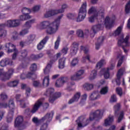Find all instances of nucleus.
<instances>
[{
    "mask_svg": "<svg viewBox=\"0 0 130 130\" xmlns=\"http://www.w3.org/2000/svg\"><path fill=\"white\" fill-rule=\"evenodd\" d=\"M123 119V112H121L118 117L117 122H120Z\"/></svg>",
    "mask_w": 130,
    "mask_h": 130,
    "instance_id": "52",
    "label": "nucleus"
},
{
    "mask_svg": "<svg viewBox=\"0 0 130 130\" xmlns=\"http://www.w3.org/2000/svg\"><path fill=\"white\" fill-rule=\"evenodd\" d=\"M0 99L2 100H7L8 99V95L6 93H2L0 94Z\"/></svg>",
    "mask_w": 130,
    "mask_h": 130,
    "instance_id": "51",
    "label": "nucleus"
},
{
    "mask_svg": "<svg viewBox=\"0 0 130 130\" xmlns=\"http://www.w3.org/2000/svg\"><path fill=\"white\" fill-rule=\"evenodd\" d=\"M29 33V29L24 27V29L21 30L19 32L20 36H25L26 34H28Z\"/></svg>",
    "mask_w": 130,
    "mask_h": 130,
    "instance_id": "36",
    "label": "nucleus"
},
{
    "mask_svg": "<svg viewBox=\"0 0 130 130\" xmlns=\"http://www.w3.org/2000/svg\"><path fill=\"white\" fill-rule=\"evenodd\" d=\"M66 9H68V5L66 4H63L61 6V9L57 10L58 14H61L62 13H63Z\"/></svg>",
    "mask_w": 130,
    "mask_h": 130,
    "instance_id": "35",
    "label": "nucleus"
},
{
    "mask_svg": "<svg viewBox=\"0 0 130 130\" xmlns=\"http://www.w3.org/2000/svg\"><path fill=\"white\" fill-rule=\"evenodd\" d=\"M19 84V81L17 80H14L13 81H10L7 83L9 87H16Z\"/></svg>",
    "mask_w": 130,
    "mask_h": 130,
    "instance_id": "32",
    "label": "nucleus"
},
{
    "mask_svg": "<svg viewBox=\"0 0 130 130\" xmlns=\"http://www.w3.org/2000/svg\"><path fill=\"white\" fill-rule=\"evenodd\" d=\"M61 96L60 92H56L53 95L52 98H49V101L50 103H53L55 100H56L57 98H59Z\"/></svg>",
    "mask_w": 130,
    "mask_h": 130,
    "instance_id": "23",
    "label": "nucleus"
},
{
    "mask_svg": "<svg viewBox=\"0 0 130 130\" xmlns=\"http://www.w3.org/2000/svg\"><path fill=\"white\" fill-rule=\"evenodd\" d=\"M110 66L107 68H104L100 71L101 75H103L105 79H108L110 77V70H112L115 67V61L111 59L110 61Z\"/></svg>",
    "mask_w": 130,
    "mask_h": 130,
    "instance_id": "8",
    "label": "nucleus"
},
{
    "mask_svg": "<svg viewBox=\"0 0 130 130\" xmlns=\"http://www.w3.org/2000/svg\"><path fill=\"white\" fill-rule=\"evenodd\" d=\"M118 58H120V59L118 62L117 67H120L122 63V59H123V57H124V56H122L121 54H119L118 55Z\"/></svg>",
    "mask_w": 130,
    "mask_h": 130,
    "instance_id": "41",
    "label": "nucleus"
},
{
    "mask_svg": "<svg viewBox=\"0 0 130 130\" xmlns=\"http://www.w3.org/2000/svg\"><path fill=\"white\" fill-rule=\"evenodd\" d=\"M9 108V111L7 115L6 120L8 122H12L13 121V117L14 116V112H15V103H14V100L11 99L9 100V105L6 103L3 104H0V108Z\"/></svg>",
    "mask_w": 130,
    "mask_h": 130,
    "instance_id": "6",
    "label": "nucleus"
},
{
    "mask_svg": "<svg viewBox=\"0 0 130 130\" xmlns=\"http://www.w3.org/2000/svg\"><path fill=\"white\" fill-rule=\"evenodd\" d=\"M32 86L36 88H37V87H39V86H40V82H39L38 81H34L32 82Z\"/></svg>",
    "mask_w": 130,
    "mask_h": 130,
    "instance_id": "61",
    "label": "nucleus"
},
{
    "mask_svg": "<svg viewBox=\"0 0 130 130\" xmlns=\"http://www.w3.org/2000/svg\"><path fill=\"white\" fill-rule=\"evenodd\" d=\"M81 50H83L84 52V55L82 57L83 62H86V60H88L90 61V54H89V49L84 47V46H81L80 47Z\"/></svg>",
    "mask_w": 130,
    "mask_h": 130,
    "instance_id": "11",
    "label": "nucleus"
},
{
    "mask_svg": "<svg viewBox=\"0 0 130 130\" xmlns=\"http://www.w3.org/2000/svg\"><path fill=\"white\" fill-rule=\"evenodd\" d=\"M79 48V44L76 42H73L71 46V53L72 55L77 54L78 49Z\"/></svg>",
    "mask_w": 130,
    "mask_h": 130,
    "instance_id": "16",
    "label": "nucleus"
},
{
    "mask_svg": "<svg viewBox=\"0 0 130 130\" xmlns=\"http://www.w3.org/2000/svg\"><path fill=\"white\" fill-rule=\"evenodd\" d=\"M21 24V21L19 19H10L5 23L0 24V38H5L8 35V31L5 29V27L8 28H16Z\"/></svg>",
    "mask_w": 130,
    "mask_h": 130,
    "instance_id": "4",
    "label": "nucleus"
},
{
    "mask_svg": "<svg viewBox=\"0 0 130 130\" xmlns=\"http://www.w3.org/2000/svg\"><path fill=\"white\" fill-rule=\"evenodd\" d=\"M103 41H104V37H100L98 38L97 42L95 44V48L98 50L100 48V45L102 44Z\"/></svg>",
    "mask_w": 130,
    "mask_h": 130,
    "instance_id": "26",
    "label": "nucleus"
},
{
    "mask_svg": "<svg viewBox=\"0 0 130 130\" xmlns=\"http://www.w3.org/2000/svg\"><path fill=\"white\" fill-rule=\"evenodd\" d=\"M27 78H28V79H30V78H31L32 80H35V79L37 78V75H36V74L33 73L29 72L27 74Z\"/></svg>",
    "mask_w": 130,
    "mask_h": 130,
    "instance_id": "38",
    "label": "nucleus"
},
{
    "mask_svg": "<svg viewBox=\"0 0 130 130\" xmlns=\"http://www.w3.org/2000/svg\"><path fill=\"white\" fill-rule=\"evenodd\" d=\"M6 115V111L0 110V121Z\"/></svg>",
    "mask_w": 130,
    "mask_h": 130,
    "instance_id": "57",
    "label": "nucleus"
},
{
    "mask_svg": "<svg viewBox=\"0 0 130 130\" xmlns=\"http://www.w3.org/2000/svg\"><path fill=\"white\" fill-rule=\"evenodd\" d=\"M110 101L111 103L116 102V101H117V99L116 98V95H115V94L112 95L111 97V99H110Z\"/></svg>",
    "mask_w": 130,
    "mask_h": 130,
    "instance_id": "60",
    "label": "nucleus"
},
{
    "mask_svg": "<svg viewBox=\"0 0 130 130\" xmlns=\"http://www.w3.org/2000/svg\"><path fill=\"white\" fill-rule=\"evenodd\" d=\"M107 92H108V87H103L100 91V93L102 95L107 94Z\"/></svg>",
    "mask_w": 130,
    "mask_h": 130,
    "instance_id": "42",
    "label": "nucleus"
},
{
    "mask_svg": "<svg viewBox=\"0 0 130 130\" xmlns=\"http://www.w3.org/2000/svg\"><path fill=\"white\" fill-rule=\"evenodd\" d=\"M8 64H9V66H13L14 62L9 58L4 59L0 62L1 67H6V66Z\"/></svg>",
    "mask_w": 130,
    "mask_h": 130,
    "instance_id": "18",
    "label": "nucleus"
},
{
    "mask_svg": "<svg viewBox=\"0 0 130 130\" xmlns=\"http://www.w3.org/2000/svg\"><path fill=\"white\" fill-rule=\"evenodd\" d=\"M62 17H63V14H61L53 22L48 20L42 21L37 25V27L41 30L46 29L47 34L52 35V34H55L57 32L59 25H60V20Z\"/></svg>",
    "mask_w": 130,
    "mask_h": 130,
    "instance_id": "1",
    "label": "nucleus"
},
{
    "mask_svg": "<svg viewBox=\"0 0 130 130\" xmlns=\"http://www.w3.org/2000/svg\"><path fill=\"white\" fill-rule=\"evenodd\" d=\"M13 74H14V69L13 68L9 69L8 72H4L5 77L2 79V81H8V80H10Z\"/></svg>",
    "mask_w": 130,
    "mask_h": 130,
    "instance_id": "15",
    "label": "nucleus"
},
{
    "mask_svg": "<svg viewBox=\"0 0 130 130\" xmlns=\"http://www.w3.org/2000/svg\"><path fill=\"white\" fill-rule=\"evenodd\" d=\"M71 80H72V81H79V80L81 79L80 77L75 73L71 76Z\"/></svg>",
    "mask_w": 130,
    "mask_h": 130,
    "instance_id": "43",
    "label": "nucleus"
},
{
    "mask_svg": "<svg viewBox=\"0 0 130 130\" xmlns=\"http://www.w3.org/2000/svg\"><path fill=\"white\" fill-rule=\"evenodd\" d=\"M101 95L98 93V92L95 91L93 92L89 96V100L91 101L97 100L99 98H100Z\"/></svg>",
    "mask_w": 130,
    "mask_h": 130,
    "instance_id": "24",
    "label": "nucleus"
},
{
    "mask_svg": "<svg viewBox=\"0 0 130 130\" xmlns=\"http://www.w3.org/2000/svg\"><path fill=\"white\" fill-rule=\"evenodd\" d=\"M68 50H69V48H68L67 47H66L62 48V49L61 50V52L64 55L67 54V53H68Z\"/></svg>",
    "mask_w": 130,
    "mask_h": 130,
    "instance_id": "62",
    "label": "nucleus"
},
{
    "mask_svg": "<svg viewBox=\"0 0 130 130\" xmlns=\"http://www.w3.org/2000/svg\"><path fill=\"white\" fill-rule=\"evenodd\" d=\"M28 67V64L25 63H21L18 68V70H21L22 69H26Z\"/></svg>",
    "mask_w": 130,
    "mask_h": 130,
    "instance_id": "55",
    "label": "nucleus"
},
{
    "mask_svg": "<svg viewBox=\"0 0 130 130\" xmlns=\"http://www.w3.org/2000/svg\"><path fill=\"white\" fill-rule=\"evenodd\" d=\"M114 118L113 116H110L108 118L105 120V126H108L110 125L112 122H113Z\"/></svg>",
    "mask_w": 130,
    "mask_h": 130,
    "instance_id": "25",
    "label": "nucleus"
},
{
    "mask_svg": "<svg viewBox=\"0 0 130 130\" xmlns=\"http://www.w3.org/2000/svg\"><path fill=\"white\" fill-rule=\"evenodd\" d=\"M66 62V58H61L59 60V69H63Z\"/></svg>",
    "mask_w": 130,
    "mask_h": 130,
    "instance_id": "30",
    "label": "nucleus"
},
{
    "mask_svg": "<svg viewBox=\"0 0 130 130\" xmlns=\"http://www.w3.org/2000/svg\"><path fill=\"white\" fill-rule=\"evenodd\" d=\"M80 97H81V93L77 92L74 95V96L73 97V99L77 102L79 101V100L80 99Z\"/></svg>",
    "mask_w": 130,
    "mask_h": 130,
    "instance_id": "47",
    "label": "nucleus"
},
{
    "mask_svg": "<svg viewBox=\"0 0 130 130\" xmlns=\"http://www.w3.org/2000/svg\"><path fill=\"white\" fill-rule=\"evenodd\" d=\"M101 15L99 14V11L96 13V14H95L93 16H91L88 18V21L90 23H94L95 22V20L98 19V21L99 19H100Z\"/></svg>",
    "mask_w": 130,
    "mask_h": 130,
    "instance_id": "21",
    "label": "nucleus"
},
{
    "mask_svg": "<svg viewBox=\"0 0 130 130\" xmlns=\"http://www.w3.org/2000/svg\"><path fill=\"white\" fill-rule=\"evenodd\" d=\"M39 10H40V6H34L32 9V12H38Z\"/></svg>",
    "mask_w": 130,
    "mask_h": 130,
    "instance_id": "63",
    "label": "nucleus"
},
{
    "mask_svg": "<svg viewBox=\"0 0 130 130\" xmlns=\"http://www.w3.org/2000/svg\"><path fill=\"white\" fill-rule=\"evenodd\" d=\"M59 42H60V37H58L56 42H55L54 48L55 49H58V46H59Z\"/></svg>",
    "mask_w": 130,
    "mask_h": 130,
    "instance_id": "44",
    "label": "nucleus"
},
{
    "mask_svg": "<svg viewBox=\"0 0 130 130\" xmlns=\"http://www.w3.org/2000/svg\"><path fill=\"white\" fill-rule=\"evenodd\" d=\"M6 48L8 49V53H11L14 51V53L12 55V59H16L17 55L19 54V51L16 48V46L11 43H8L6 44Z\"/></svg>",
    "mask_w": 130,
    "mask_h": 130,
    "instance_id": "9",
    "label": "nucleus"
},
{
    "mask_svg": "<svg viewBox=\"0 0 130 130\" xmlns=\"http://www.w3.org/2000/svg\"><path fill=\"white\" fill-rule=\"evenodd\" d=\"M68 81H69L68 77H62L56 81L55 86L59 88V87H61V86H62L64 83H66V82H68Z\"/></svg>",
    "mask_w": 130,
    "mask_h": 130,
    "instance_id": "17",
    "label": "nucleus"
},
{
    "mask_svg": "<svg viewBox=\"0 0 130 130\" xmlns=\"http://www.w3.org/2000/svg\"><path fill=\"white\" fill-rule=\"evenodd\" d=\"M96 76H97V71L93 70L91 72V73L89 76V80H90V81H92L94 80V79H95Z\"/></svg>",
    "mask_w": 130,
    "mask_h": 130,
    "instance_id": "33",
    "label": "nucleus"
},
{
    "mask_svg": "<svg viewBox=\"0 0 130 130\" xmlns=\"http://www.w3.org/2000/svg\"><path fill=\"white\" fill-rule=\"evenodd\" d=\"M77 35L78 36V37H84V32H83V30L81 29H78L77 30Z\"/></svg>",
    "mask_w": 130,
    "mask_h": 130,
    "instance_id": "49",
    "label": "nucleus"
},
{
    "mask_svg": "<svg viewBox=\"0 0 130 130\" xmlns=\"http://www.w3.org/2000/svg\"><path fill=\"white\" fill-rule=\"evenodd\" d=\"M32 18V16L30 15L29 13L23 14V15L19 16V21H26Z\"/></svg>",
    "mask_w": 130,
    "mask_h": 130,
    "instance_id": "22",
    "label": "nucleus"
},
{
    "mask_svg": "<svg viewBox=\"0 0 130 130\" xmlns=\"http://www.w3.org/2000/svg\"><path fill=\"white\" fill-rule=\"evenodd\" d=\"M84 71L83 70H80L78 71L75 74L79 77V78L81 80L82 76L84 75Z\"/></svg>",
    "mask_w": 130,
    "mask_h": 130,
    "instance_id": "45",
    "label": "nucleus"
},
{
    "mask_svg": "<svg viewBox=\"0 0 130 130\" xmlns=\"http://www.w3.org/2000/svg\"><path fill=\"white\" fill-rule=\"evenodd\" d=\"M58 11L57 10H49L44 14V17L46 18H50V17H52L53 16H55V15L58 14Z\"/></svg>",
    "mask_w": 130,
    "mask_h": 130,
    "instance_id": "14",
    "label": "nucleus"
},
{
    "mask_svg": "<svg viewBox=\"0 0 130 130\" xmlns=\"http://www.w3.org/2000/svg\"><path fill=\"white\" fill-rule=\"evenodd\" d=\"M54 92V89L52 88H48L47 91H46V93L48 95H50V98L51 97L52 98L53 96V93Z\"/></svg>",
    "mask_w": 130,
    "mask_h": 130,
    "instance_id": "39",
    "label": "nucleus"
},
{
    "mask_svg": "<svg viewBox=\"0 0 130 130\" xmlns=\"http://www.w3.org/2000/svg\"><path fill=\"white\" fill-rule=\"evenodd\" d=\"M53 114H54L53 112L48 113L45 116L42 118L41 121H46L47 123L50 122L52 119V117H53Z\"/></svg>",
    "mask_w": 130,
    "mask_h": 130,
    "instance_id": "13",
    "label": "nucleus"
},
{
    "mask_svg": "<svg viewBox=\"0 0 130 130\" xmlns=\"http://www.w3.org/2000/svg\"><path fill=\"white\" fill-rule=\"evenodd\" d=\"M21 56L23 57V58H25L26 56H27V54H28V52L26 50H23L21 51Z\"/></svg>",
    "mask_w": 130,
    "mask_h": 130,
    "instance_id": "53",
    "label": "nucleus"
},
{
    "mask_svg": "<svg viewBox=\"0 0 130 130\" xmlns=\"http://www.w3.org/2000/svg\"><path fill=\"white\" fill-rule=\"evenodd\" d=\"M35 35H29L27 37V39L26 41V43H27V44H30V43H32L34 40H35Z\"/></svg>",
    "mask_w": 130,
    "mask_h": 130,
    "instance_id": "28",
    "label": "nucleus"
},
{
    "mask_svg": "<svg viewBox=\"0 0 130 130\" xmlns=\"http://www.w3.org/2000/svg\"><path fill=\"white\" fill-rule=\"evenodd\" d=\"M21 12L22 14H29L30 15V13H31V9L26 7H23L21 10Z\"/></svg>",
    "mask_w": 130,
    "mask_h": 130,
    "instance_id": "40",
    "label": "nucleus"
},
{
    "mask_svg": "<svg viewBox=\"0 0 130 130\" xmlns=\"http://www.w3.org/2000/svg\"><path fill=\"white\" fill-rule=\"evenodd\" d=\"M125 11L126 14H129L130 12V1L126 5Z\"/></svg>",
    "mask_w": 130,
    "mask_h": 130,
    "instance_id": "48",
    "label": "nucleus"
},
{
    "mask_svg": "<svg viewBox=\"0 0 130 130\" xmlns=\"http://www.w3.org/2000/svg\"><path fill=\"white\" fill-rule=\"evenodd\" d=\"M99 13V15H101L100 17L101 18L98 19L99 23L93 25L92 27V31L94 34L97 33L98 31H100V30L102 29L104 25H105L107 29H110V28L112 27L114 21H115V16H114L113 17L107 16L104 19V9L103 8L100 9Z\"/></svg>",
    "mask_w": 130,
    "mask_h": 130,
    "instance_id": "2",
    "label": "nucleus"
},
{
    "mask_svg": "<svg viewBox=\"0 0 130 130\" xmlns=\"http://www.w3.org/2000/svg\"><path fill=\"white\" fill-rule=\"evenodd\" d=\"M37 70V65L35 63H33L30 67V72H35Z\"/></svg>",
    "mask_w": 130,
    "mask_h": 130,
    "instance_id": "50",
    "label": "nucleus"
},
{
    "mask_svg": "<svg viewBox=\"0 0 130 130\" xmlns=\"http://www.w3.org/2000/svg\"><path fill=\"white\" fill-rule=\"evenodd\" d=\"M122 30V26H119L117 29L114 32L113 35L114 36H118L119 39L118 40V46H122V49L124 50L125 53L127 52V50L125 49L124 46H129V43H128V39H129V35H127L126 38L123 39V34L121 33Z\"/></svg>",
    "mask_w": 130,
    "mask_h": 130,
    "instance_id": "5",
    "label": "nucleus"
},
{
    "mask_svg": "<svg viewBox=\"0 0 130 130\" xmlns=\"http://www.w3.org/2000/svg\"><path fill=\"white\" fill-rule=\"evenodd\" d=\"M51 64H52L51 63H50V64H48L44 70V73L45 75L49 74V72H50V69L51 68Z\"/></svg>",
    "mask_w": 130,
    "mask_h": 130,
    "instance_id": "37",
    "label": "nucleus"
},
{
    "mask_svg": "<svg viewBox=\"0 0 130 130\" xmlns=\"http://www.w3.org/2000/svg\"><path fill=\"white\" fill-rule=\"evenodd\" d=\"M24 119L21 116H18L15 120L14 126L17 127L18 129H23V121Z\"/></svg>",
    "mask_w": 130,
    "mask_h": 130,
    "instance_id": "12",
    "label": "nucleus"
},
{
    "mask_svg": "<svg viewBox=\"0 0 130 130\" xmlns=\"http://www.w3.org/2000/svg\"><path fill=\"white\" fill-rule=\"evenodd\" d=\"M124 72V69H121L118 70V73L117 75V79L116 82L117 85H119L120 84V78H121L122 75H123V72Z\"/></svg>",
    "mask_w": 130,
    "mask_h": 130,
    "instance_id": "20",
    "label": "nucleus"
},
{
    "mask_svg": "<svg viewBox=\"0 0 130 130\" xmlns=\"http://www.w3.org/2000/svg\"><path fill=\"white\" fill-rule=\"evenodd\" d=\"M48 40V37H46L44 38L40 43L38 45L37 48L39 50H41L43 47H44V45L46 44V42Z\"/></svg>",
    "mask_w": 130,
    "mask_h": 130,
    "instance_id": "19",
    "label": "nucleus"
},
{
    "mask_svg": "<svg viewBox=\"0 0 130 130\" xmlns=\"http://www.w3.org/2000/svg\"><path fill=\"white\" fill-rule=\"evenodd\" d=\"M106 63V60L105 59H102L96 64V68L98 69H99L103 66H104Z\"/></svg>",
    "mask_w": 130,
    "mask_h": 130,
    "instance_id": "31",
    "label": "nucleus"
},
{
    "mask_svg": "<svg viewBox=\"0 0 130 130\" xmlns=\"http://www.w3.org/2000/svg\"><path fill=\"white\" fill-rule=\"evenodd\" d=\"M94 88V85L93 84H86L85 85L84 89L85 90H92Z\"/></svg>",
    "mask_w": 130,
    "mask_h": 130,
    "instance_id": "46",
    "label": "nucleus"
},
{
    "mask_svg": "<svg viewBox=\"0 0 130 130\" xmlns=\"http://www.w3.org/2000/svg\"><path fill=\"white\" fill-rule=\"evenodd\" d=\"M43 86L48 87L49 86V76L45 77L43 80Z\"/></svg>",
    "mask_w": 130,
    "mask_h": 130,
    "instance_id": "27",
    "label": "nucleus"
},
{
    "mask_svg": "<svg viewBox=\"0 0 130 130\" xmlns=\"http://www.w3.org/2000/svg\"><path fill=\"white\" fill-rule=\"evenodd\" d=\"M120 108H121V105L120 103H117L115 106H114V110L115 111V114L116 115L118 113V111L120 110Z\"/></svg>",
    "mask_w": 130,
    "mask_h": 130,
    "instance_id": "29",
    "label": "nucleus"
},
{
    "mask_svg": "<svg viewBox=\"0 0 130 130\" xmlns=\"http://www.w3.org/2000/svg\"><path fill=\"white\" fill-rule=\"evenodd\" d=\"M31 24L27 21L25 22L24 27L26 29H27V30H29L30 28H31Z\"/></svg>",
    "mask_w": 130,
    "mask_h": 130,
    "instance_id": "58",
    "label": "nucleus"
},
{
    "mask_svg": "<svg viewBox=\"0 0 130 130\" xmlns=\"http://www.w3.org/2000/svg\"><path fill=\"white\" fill-rule=\"evenodd\" d=\"M103 113V110H97L90 114L89 119H86L84 116L79 117L76 121L78 125L77 129L79 130L80 128H83V127L87 126V125L89 124L90 121L93 120L94 118H102Z\"/></svg>",
    "mask_w": 130,
    "mask_h": 130,
    "instance_id": "3",
    "label": "nucleus"
},
{
    "mask_svg": "<svg viewBox=\"0 0 130 130\" xmlns=\"http://www.w3.org/2000/svg\"><path fill=\"white\" fill-rule=\"evenodd\" d=\"M87 2H84L82 3L81 6L79 9L78 16L76 19L77 22H82L86 18V14H87Z\"/></svg>",
    "mask_w": 130,
    "mask_h": 130,
    "instance_id": "7",
    "label": "nucleus"
},
{
    "mask_svg": "<svg viewBox=\"0 0 130 130\" xmlns=\"http://www.w3.org/2000/svg\"><path fill=\"white\" fill-rule=\"evenodd\" d=\"M79 62V60L77 58H75L73 59V60L71 62V65L73 67H75V66H77L78 64V63Z\"/></svg>",
    "mask_w": 130,
    "mask_h": 130,
    "instance_id": "54",
    "label": "nucleus"
},
{
    "mask_svg": "<svg viewBox=\"0 0 130 130\" xmlns=\"http://www.w3.org/2000/svg\"><path fill=\"white\" fill-rule=\"evenodd\" d=\"M77 17V15L75 14L69 13L67 14V18L68 19H75Z\"/></svg>",
    "mask_w": 130,
    "mask_h": 130,
    "instance_id": "59",
    "label": "nucleus"
},
{
    "mask_svg": "<svg viewBox=\"0 0 130 130\" xmlns=\"http://www.w3.org/2000/svg\"><path fill=\"white\" fill-rule=\"evenodd\" d=\"M74 84H75V83H69V86L67 88V91H68V92H72V91H74V89L72 88V87L70 86H73Z\"/></svg>",
    "mask_w": 130,
    "mask_h": 130,
    "instance_id": "56",
    "label": "nucleus"
},
{
    "mask_svg": "<svg viewBox=\"0 0 130 130\" xmlns=\"http://www.w3.org/2000/svg\"><path fill=\"white\" fill-rule=\"evenodd\" d=\"M61 55V54H60V53H58L56 54V55H55L53 59H52L50 61V63H53V62H55V61H56V60H57V59H58V57H60V56Z\"/></svg>",
    "mask_w": 130,
    "mask_h": 130,
    "instance_id": "34",
    "label": "nucleus"
},
{
    "mask_svg": "<svg viewBox=\"0 0 130 130\" xmlns=\"http://www.w3.org/2000/svg\"><path fill=\"white\" fill-rule=\"evenodd\" d=\"M43 100H44V99H41L36 102L32 106V109L30 111L31 113H35V112H37V111H38L39 108L42 106Z\"/></svg>",
    "mask_w": 130,
    "mask_h": 130,
    "instance_id": "10",
    "label": "nucleus"
},
{
    "mask_svg": "<svg viewBox=\"0 0 130 130\" xmlns=\"http://www.w3.org/2000/svg\"><path fill=\"white\" fill-rule=\"evenodd\" d=\"M47 127H48V124L47 123L44 124L41 126L40 130H47Z\"/></svg>",
    "mask_w": 130,
    "mask_h": 130,
    "instance_id": "64",
    "label": "nucleus"
}]
</instances>
